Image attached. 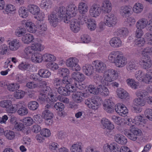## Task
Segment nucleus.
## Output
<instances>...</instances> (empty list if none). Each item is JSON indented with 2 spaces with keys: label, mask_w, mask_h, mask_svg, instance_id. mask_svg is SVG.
Here are the masks:
<instances>
[{
  "label": "nucleus",
  "mask_w": 152,
  "mask_h": 152,
  "mask_svg": "<svg viewBox=\"0 0 152 152\" xmlns=\"http://www.w3.org/2000/svg\"><path fill=\"white\" fill-rule=\"evenodd\" d=\"M38 103L36 101H31L29 102L28 104V108L31 110H36L39 107Z\"/></svg>",
  "instance_id": "obj_59"
},
{
  "label": "nucleus",
  "mask_w": 152,
  "mask_h": 152,
  "mask_svg": "<svg viewBox=\"0 0 152 152\" xmlns=\"http://www.w3.org/2000/svg\"><path fill=\"white\" fill-rule=\"evenodd\" d=\"M4 135L7 139L10 140L13 139L15 136L14 132L10 130H7L4 131Z\"/></svg>",
  "instance_id": "obj_56"
},
{
  "label": "nucleus",
  "mask_w": 152,
  "mask_h": 152,
  "mask_svg": "<svg viewBox=\"0 0 152 152\" xmlns=\"http://www.w3.org/2000/svg\"><path fill=\"white\" fill-rule=\"evenodd\" d=\"M72 78L74 82L75 88L76 87L80 89H82L84 87V85H81V82L85 79L84 75L79 72H73L71 75Z\"/></svg>",
  "instance_id": "obj_4"
},
{
  "label": "nucleus",
  "mask_w": 152,
  "mask_h": 152,
  "mask_svg": "<svg viewBox=\"0 0 152 152\" xmlns=\"http://www.w3.org/2000/svg\"><path fill=\"white\" fill-rule=\"evenodd\" d=\"M75 87L70 85L66 84L65 86H62L59 87L57 91L60 94L64 96L69 95L70 92H73L76 91Z\"/></svg>",
  "instance_id": "obj_8"
},
{
  "label": "nucleus",
  "mask_w": 152,
  "mask_h": 152,
  "mask_svg": "<svg viewBox=\"0 0 152 152\" xmlns=\"http://www.w3.org/2000/svg\"><path fill=\"white\" fill-rule=\"evenodd\" d=\"M42 61L45 62H51L55 61L56 58V57L53 54L45 53L42 56Z\"/></svg>",
  "instance_id": "obj_34"
},
{
  "label": "nucleus",
  "mask_w": 152,
  "mask_h": 152,
  "mask_svg": "<svg viewBox=\"0 0 152 152\" xmlns=\"http://www.w3.org/2000/svg\"><path fill=\"white\" fill-rule=\"evenodd\" d=\"M129 31L126 28H121L117 29L115 31L114 35L120 37H127L129 34Z\"/></svg>",
  "instance_id": "obj_22"
},
{
  "label": "nucleus",
  "mask_w": 152,
  "mask_h": 152,
  "mask_svg": "<svg viewBox=\"0 0 152 152\" xmlns=\"http://www.w3.org/2000/svg\"><path fill=\"white\" fill-rule=\"evenodd\" d=\"M82 144L79 142L73 144L71 148V152H82Z\"/></svg>",
  "instance_id": "obj_39"
},
{
  "label": "nucleus",
  "mask_w": 152,
  "mask_h": 152,
  "mask_svg": "<svg viewBox=\"0 0 152 152\" xmlns=\"http://www.w3.org/2000/svg\"><path fill=\"white\" fill-rule=\"evenodd\" d=\"M53 10L51 13L48 15V18L50 24L54 27H56L58 22V18H60Z\"/></svg>",
  "instance_id": "obj_15"
},
{
  "label": "nucleus",
  "mask_w": 152,
  "mask_h": 152,
  "mask_svg": "<svg viewBox=\"0 0 152 152\" xmlns=\"http://www.w3.org/2000/svg\"><path fill=\"white\" fill-rule=\"evenodd\" d=\"M53 106L49 104H47L45 107V110L42 112V116L46 121L51 119L53 117V114L48 109H50Z\"/></svg>",
  "instance_id": "obj_16"
},
{
  "label": "nucleus",
  "mask_w": 152,
  "mask_h": 152,
  "mask_svg": "<svg viewBox=\"0 0 152 152\" xmlns=\"http://www.w3.org/2000/svg\"><path fill=\"white\" fill-rule=\"evenodd\" d=\"M141 131L139 129H132L129 130L126 129L125 130V134L130 140L135 141L137 139V136L140 134Z\"/></svg>",
  "instance_id": "obj_11"
},
{
  "label": "nucleus",
  "mask_w": 152,
  "mask_h": 152,
  "mask_svg": "<svg viewBox=\"0 0 152 152\" xmlns=\"http://www.w3.org/2000/svg\"><path fill=\"white\" fill-rule=\"evenodd\" d=\"M133 102L135 106L141 107L144 106L146 104L145 100L140 97L135 98Z\"/></svg>",
  "instance_id": "obj_44"
},
{
  "label": "nucleus",
  "mask_w": 152,
  "mask_h": 152,
  "mask_svg": "<svg viewBox=\"0 0 152 152\" xmlns=\"http://www.w3.org/2000/svg\"><path fill=\"white\" fill-rule=\"evenodd\" d=\"M108 59L110 62L114 63L116 66L119 68L124 67L127 63V58L120 51H112L109 53Z\"/></svg>",
  "instance_id": "obj_1"
},
{
  "label": "nucleus",
  "mask_w": 152,
  "mask_h": 152,
  "mask_svg": "<svg viewBox=\"0 0 152 152\" xmlns=\"http://www.w3.org/2000/svg\"><path fill=\"white\" fill-rule=\"evenodd\" d=\"M117 92L118 96L121 99H125L128 96V94L123 88L118 89Z\"/></svg>",
  "instance_id": "obj_46"
},
{
  "label": "nucleus",
  "mask_w": 152,
  "mask_h": 152,
  "mask_svg": "<svg viewBox=\"0 0 152 152\" xmlns=\"http://www.w3.org/2000/svg\"><path fill=\"white\" fill-rule=\"evenodd\" d=\"M53 3L50 0H43L40 4V6L42 8H51Z\"/></svg>",
  "instance_id": "obj_49"
},
{
  "label": "nucleus",
  "mask_w": 152,
  "mask_h": 152,
  "mask_svg": "<svg viewBox=\"0 0 152 152\" xmlns=\"http://www.w3.org/2000/svg\"><path fill=\"white\" fill-rule=\"evenodd\" d=\"M29 11L32 14L36 15L40 12V9L37 6L34 4H29L27 7Z\"/></svg>",
  "instance_id": "obj_31"
},
{
  "label": "nucleus",
  "mask_w": 152,
  "mask_h": 152,
  "mask_svg": "<svg viewBox=\"0 0 152 152\" xmlns=\"http://www.w3.org/2000/svg\"><path fill=\"white\" fill-rule=\"evenodd\" d=\"M39 99L41 103L47 101L49 99L51 102H56L58 99L56 96H54L50 87H47L45 89L41 90ZM52 103V102H51Z\"/></svg>",
  "instance_id": "obj_2"
},
{
  "label": "nucleus",
  "mask_w": 152,
  "mask_h": 152,
  "mask_svg": "<svg viewBox=\"0 0 152 152\" xmlns=\"http://www.w3.org/2000/svg\"><path fill=\"white\" fill-rule=\"evenodd\" d=\"M20 106L19 104L17 105H11L6 110L9 113H15L16 111L18 109V107Z\"/></svg>",
  "instance_id": "obj_58"
},
{
  "label": "nucleus",
  "mask_w": 152,
  "mask_h": 152,
  "mask_svg": "<svg viewBox=\"0 0 152 152\" xmlns=\"http://www.w3.org/2000/svg\"><path fill=\"white\" fill-rule=\"evenodd\" d=\"M123 125L127 124L130 126L133 127L134 126L135 123L134 121H132V118H130L129 117H126L123 118Z\"/></svg>",
  "instance_id": "obj_51"
},
{
  "label": "nucleus",
  "mask_w": 152,
  "mask_h": 152,
  "mask_svg": "<svg viewBox=\"0 0 152 152\" xmlns=\"http://www.w3.org/2000/svg\"><path fill=\"white\" fill-rule=\"evenodd\" d=\"M139 62L142 68L145 69H149L152 65V61L150 57L147 55L142 56Z\"/></svg>",
  "instance_id": "obj_13"
},
{
  "label": "nucleus",
  "mask_w": 152,
  "mask_h": 152,
  "mask_svg": "<svg viewBox=\"0 0 152 152\" xmlns=\"http://www.w3.org/2000/svg\"><path fill=\"white\" fill-rule=\"evenodd\" d=\"M57 14L60 18L65 23H68L69 22V18L67 16V9L64 7L61 6L59 8H56L53 9Z\"/></svg>",
  "instance_id": "obj_10"
},
{
  "label": "nucleus",
  "mask_w": 152,
  "mask_h": 152,
  "mask_svg": "<svg viewBox=\"0 0 152 152\" xmlns=\"http://www.w3.org/2000/svg\"><path fill=\"white\" fill-rule=\"evenodd\" d=\"M32 61L35 63H39L42 61V56L41 54L34 52L31 58Z\"/></svg>",
  "instance_id": "obj_40"
},
{
  "label": "nucleus",
  "mask_w": 152,
  "mask_h": 152,
  "mask_svg": "<svg viewBox=\"0 0 152 152\" xmlns=\"http://www.w3.org/2000/svg\"><path fill=\"white\" fill-rule=\"evenodd\" d=\"M145 43V41L143 38H138L135 39L134 43L139 47L143 46Z\"/></svg>",
  "instance_id": "obj_61"
},
{
  "label": "nucleus",
  "mask_w": 152,
  "mask_h": 152,
  "mask_svg": "<svg viewBox=\"0 0 152 152\" xmlns=\"http://www.w3.org/2000/svg\"><path fill=\"white\" fill-rule=\"evenodd\" d=\"M26 26L27 29L30 33H35L37 30L36 26L31 22H27Z\"/></svg>",
  "instance_id": "obj_36"
},
{
  "label": "nucleus",
  "mask_w": 152,
  "mask_h": 152,
  "mask_svg": "<svg viewBox=\"0 0 152 152\" xmlns=\"http://www.w3.org/2000/svg\"><path fill=\"white\" fill-rule=\"evenodd\" d=\"M93 66H92L90 64H86L83 66L82 68L83 72L88 76H90L93 72Z\"/></svg>",
  "instance_id": "obj_37"
},
{
  "label": "nucleus",
  "mask_w": 152,
  "mask_h": 152,
  "mask_svg": "<svg viewBox=\"0 0 152 152\" xmlns=\"http://www.w3.org/2000/svg\"><path fill=\"white\" fill-rule=\"evenodd\" d=\"M67 16L70 18L75 16L77 13V7L74 4L69 5L67 8Z\"/></svg>",
  "instance_id": "obj_19"
},
{
  "label": "nucleus",
  "mask_w": 152,
  "mask_h": 152,
  "mask_svg": "<svg viewBox=\"0 0 152 152\" xmlns=\"http://www.w3.org/2000/svg\"><path fill=\"white\" fill-rule=\"evenodd\" d=\"M26 33V30L25 28L19 27L16 29L15 34L17 37H20L23 36Z\"/></svg>",
  "instance_id": "obj_53"
},
{
  "label": "nucleus",
  "mask_w": 152,
  "mask_h": 152,
  "mask_svg": "<svg viewBox=\"0 0 152 152\" xmlns=\"http://www.w3.org/2000/svg\"><path fill=\"white\" fill-rule=\"evenodd\" d=\"M109 43L110 46L114 48L120 47L122 45V41L120 39L117 37H114L110 41Z\"/></svg>",
  "instance_id": "obj_26"
},
{
  "label": "nucleus",
  "mask_w": 152,
  "mask_h": 152,
  "mask_svg": "<svg viewBox=\"0 0 152 152\" xmlns=\"http://www.w3.org/2000/svg\"><path fill=\"white\" fill-rule=\"evenodd\" d=\"M101 8L97 4H94L90 8L89 12L90 15L93 17L96 18L99 16L101 13Z\"/></svg>",
  "instance_id": "obj_14"
},
{
  "label": "nucleus",
  "mask_w": 152,
  "mask_h": 152,
  "mask_svg": "<svg viewBox=\"0 0 152 152\" xmlns=\"http://www.w3.org/2000/svg\"><path fill=\"white\" fill-rule=\"evenodd\" d=\"M12 102L10 100H3L0 102V106L3 108H6V110L10 106H11Z\"/></svg>",
  "instance_id": "obj_60"
},
{
  "label": "nucleus",
  "mask_w": 152,
  "mask_h": 152,
  "mask_svg": "<svg viewBox=\"0 0 152 152\" xmlns=\"http://www.w3.org/2000/svg\"><path fill=\"white\" fill-rule=\"evenodd\" d=\"M88 6L85 3L80 2L79 3L78 8L80 13L82 14H84L86 13L88 10Z\"/></svg>",
  "instance_id": "obj_35"
},
{
  "label": "nucleus",
  "mask_w": 152,
  "mask_h": 152,
  "mask_svg": "<svg viewBox=\"0 0 152 152\" xmlns=\"http://www.w3.org/2000/svg\"><path fill=\"white\" fill-rule=\"evenodd\" d=\"M147 25V20L145 18H142L137 21L136 26L137 29H142L145 28Z\"/></svg>",
  "instance_id": "obj_30"
},
{
  "label": "nucleus",
  "mask_w": 152,
  "mask_h": 152,
  "mask_svg": "<svg viewBox=\"0 0 152 152\" xmlns=\"http://www.w3.org/2000/svg\"><path fill=\"white\" fill-rule=\"evenodd\" d=\"M98 93H99L102 96H107L109 94V91L108 89L104 86L99 85L98 86Z\"/></svg>",
  "instance_id": "obj_33"
},
{
  "label": "nucleus",
  "mask_w": 152,
  "mask_h": 152,
  "mask_svg": "<svg viewBox=\"0 0 152 152\" xmlns=\"http://www.w3.org/2000/svg\"><path fill=\"white\" fill-rule=\"evenodd\" d=\"M112 119L115 124L118 125H123V118L115 115H113L112 117Z\"/></svg>",
  "instance_id": "obj_63"
},
{
  "label": "nucleus",
  "mask_w": 152,
  "mask_h": 152,
  "mask_svg": "<svg viewBox=\"0 0 152 152\" xmlns=\"http://www.w3.org/2000/svg\"><path fill=\"white\" fill-rule=\"evenodd\" d=\"M38 74L40 76L44 78L49 77L51 73L48 70L45 69H40L38 71Z\"/></svg>",
  "instance_id": "obj_47"
},
{
  "label": "nucleus",
  "mask_w": 152,
  "mask_h": 152,
  "mask_svg": "<svg viewBox=\"0 0 152 152\" xmlns=\"http://www.w3.org/2000/svg\"><path fill=\"white\" fill-rule=\"evenodd\" d=\"M69 74V69L66 68H61L59 69L58 72V74L60 76L63 77L66 79V77Z\"/></svg>",
  "instance_id": "obj_43"
},
{
  "label": "nucleus",
  "mask_w": 152,
  "mask_h": 152,
  "mask_svg": "<svg viewBox=\"0 0 152 152\" xmlns=\"http://www.w3.org/2000/svg\"><path fill=\"white\" fill-rule=\"evenodd\" d=\"M7 89L10 91L13 92L18 90L20 87L19 84L16 83H9L7 85Z\"/></svg>",
  "instance_id": "obj_48"
},
{
  "label": "nucleus",
  "mask_w": 152,
  "mask_h": 152,
  "mask_svg": "<svg viewBox=\"0 0 152 152\" xmlns=\"http://www.w3.org/2000/svg\"><path fill=\"white\" fill-rule=\"evenodd\" d=\"M92 64L95 71L97 72L103 73L106 69V64L104 62L101 61H94L92 62Z\"/></svg>",
  "instance_id": "obj_12"
},
{
  "label": "nucleus",
  "mask_w": 152,
  "mask_h": 152,
  "mask_svg": "<svg viewBox=\"0 0 152 152\" xmlns=\"http://www.w3.org/2000/svg\"><path fill=\"white\" fill-rule=\"evenodd\" d=\"M33 43L31 46L33 50L35 52L36 51H41L43 50L44 48L39 42H36L35 40L33 42Z\"/></svg>",
  "instance_id": "obj_41"
},
{
  "label": "nucleus",
  "mask_w": 152,
  "mask_h": 152,
  "mask_svg": "<svg viewBox=\"0 0 152 152\" xmlns=\"http://www.w3.org/2000/svg\"><path fill=\"white\" fill-rule=\"evenodd\" d=\"M18 114L20 116H24L26 115L28 113V110L26 107L22 106L19 108L18 111Z\"/></svg>",
  "instance_id": "obj_62"
},
{
  "label": "nucleus",
  "mask_w": 152,
  "mask_h": 152,
  "mask_svg": "<svg viewBox=\"0 0 152 152\" xmlns=\"http://www.w3.org/2000/svg\"><path fill=\"white\" fill-rule=\"evenodd\" d=\"M26 7H20L18 10L19 14L20 17L25 18L28 16V13Z\"/></svg>",
  "instance_id": "obj_54"
},
{
  "label": "nucleus",
  "mask_w": 152,
  "mask_h": 152,
  "mask_svg": "<svg viewBox=\"0 0 152 152\" xmlns=\"http://www.w3.org/2000/svg\"><path fill=\"white\" fill-rule=\"evenodd\" d=\"M114 104L110 100L107 99L103 104L104 109L107 112L112 113L114 111Z\"/></svg>",
  "instance_id": "obj_25"
},
{
  "label": "nucleus",
  "mask_w": 152,
  "mask_h": 152,
  "mask_svg": "<svg viewBox=\"0 0 152 152\" xmlns=\"http://www.w3.org/2000/svg\"><path fill=\"white\" fill-rule=\"evenodd\" d=\"M102 102V98L97 96H94L93 99H87L85 101V104L89 108L94 110H96L99 104Z\"/></svg>",
  "instance_id": "obj_6"
},
{
  "label": "nucleus",
  "mask_w": 152,
  "mask_h": 152,
  "mask_svg": "<svg viewBox=\"0 0 152 152\" xmlns=\"http://www.w3.org/2000/svg\"><path fill=\"white\" fill-rule=\"evenodd\" d=\"M118 73L115 70L110 69L105 71L103 74V79L102 84L103 85L109 86L111 83L117 78Z\"/></svg>",
  "instance_id": "obj_3"
},
{
  "label": "nucleus",
  "mask_w": 152,
  "mask_h": 152,
  "mask_svg": "<svg viewBox=\"0 0 152 152\" xmlns=\"http://www.w3.org/2000/svg\"><path fill=\"white\" fill-rule=\"evenodd\" d=\"M101 124L103 129L107 128L110 131L112 130L114 128V126L107 119L104 118L101 120Z\"/></svg>",
  "instance_id": "obj_24"
},
{
  "label": "nucleus",
  "mask_w": 152,
  "mask_h": 152,
  "mask_svg": "<svg viewBox=\"0 0 152 152\" xmlns=\"http://www.w3.org/2000/svg\"><path fill=\"white\" fill-rule=\"evenodd\" d=\"M37 26L38 30L41 32L40 34H42L47 30V26L44 21H38Z\"/></svg>",
  "instance_id": "obj_38"
},
{
  "label": "nucleus",
  "mask_w": 152,
  "mask_h": 152,
  "mask_svg": "<svg viewBox=\"0 0 152 152\" xmlns=\"http://www.w3.org/2000/svg\"><path fill=\"white\" fill-rule=\"evenodd\" d=\"M79 60L75 57H71L66 60V66L73 71H79L80 69V67L78 64Z\"/></svg>",
  "instance_id": "obj_9"
},
{
  "label": "nucleus",
  "mask_w": 152,
  "mask_h": 152,
  "mask_svg": "<svg viewBox=\"0 0 152 152\" xmlns=\"http://www.w3.org/2000/svg\"><path fill=\"white\" fill-rule=\"evenodd\" d=\"M144 7L142 4L139 3H136L134 5L133 11L135 13H139L141 12L143 10Z\"/></svg>",
  "instance_id": "obj_45"
},
{
  "label": "nucleus",
  "mask_w": 152,
  "mask_h": 152,
  "mask_svg": "<svg viewBox=\"0 0 152 152\" xmlns=\"http://www.w3.org/2000/svg\"><path fill=\"white\" fill-rule=\"evenodd\" d=\"M131 9L129 7L123 6L121 7L120 9L121 15L124 17H126L130 13Z\"/></svg>",
  "instance_id": "obj_32"
},
{
  "label": "nucleus",
  "mask_w": 152,
  "mask_h": 152,
  "mask_svg": "<svg viewBox=\"0 0 152 152\" xmlns=\"http://www.w3.org/2000/svg\"><path fill=\"white\" fill-rule=\"evenodd\" d=\"M115 141L121 144H125L127 142L126 137L121 134H116L114 136Z\"/></svg>",
  "instance_id": "obj_29"
},
{
  "label": "nucleus",
  "mask_w": 152,
  "mask_h": 152,
  "mask_svg": "<svg viewBox=\"0 0 152 152\" xmlns=\"http://www.w3.org/2000/svg\"><path fill=\"white\" fill-rule=\"evenodd\" d=\"M146 41L150 45H152V32H148L146 33L144 35Z\"/></svg>",
  "instance_id": "obj_64"
},
{
  "label": "nucleus",
  "mask_w": 152,
  "mask_h": 152,
  "mask_svg": "<svg viewBox=\"0 0 152 152\" xmlns=\"http://www.w3.org/2000/svg\"><path fill=\"white\" fill-rule=\"evenodd\" d=\"M50 105H51L53 106L52 108H54L56 109V110H58L60 111H62L63 110L64 108V104L61 102H57L53 105H52V104H50Z\"/></svg>",
  "instance_id": "obj_57"
},
{
  "label": "nucleus",
  "mask_w": 152,
  "mask_h": 152,
  "mask_svg": "<svg viewBox=\"0 0 152 152\" xmlns=\"http://www.w3.org/2000/svg\"><path fill=\"white\" fill-rule=\"evenodd\" d=\"M21 40L23 43L28 44L32 42H34V38L32 34H26L22 37Z\"/></svg>",
  "instance_id": "obj_28"
},
{
  "label": "nucleus",
  "mask_w": 152,
  "mask_h": 152,
  "mask_svg": "<svg viewBox=\"0 0 152 152\" xmlns=\"http://www.w3.org/2000/svg\"><path fill=\"white\" fill-rule=\"evenodd\" d=\"M53 83L56 88L62 86H65L70 83L68 79L65 78H63L62 80L58 78H55L53 80Z\"/></svg>",
  "instance_id": "obj_18"
},
{
  "label": "nucleus",
  "mask_w": 152,
  "mask_h": 152,
  "mask_svg": "<svg viewBox=\"0 0 152 152\" xmlns=\"http://www.w3.org/2000/svg\"><path fill=\"white\" fill-rule=\"evenodd\" d=\"M88 29L91 31H93L96 28V23L95 21L93 19H89L88 23L87 24Z\"/></svg>",
  "instance_id": "obj_55"
},
{
  "label": "nucleus",
  "mask_w": 152,
  "mask_h": 152,
  "mask_svg": "<svg viewBox=\"0 0 152 152\" xmlns=\"http://www.w3.org/2000/svg\"><path fill=\"white\" fill-rule=\"evenodd\" d=\"M9 49L11 51H15L18 49L21 45V43L17 39H14L9 43Z\"/></svg>",
  "instance_id": "obj_20"
},
{
  "label": "nucleus",
  "mask_w": 152,
  "mask_h": 152,
  "mask_svg": "<svg viewBox=\"0 0 152 152\" xmlns=\"http://www.w3.org/2000/svg\"><path fill=\"white\" fill-rule=\"evenodd\" d=\"M115 111L120 115L123 116L128 113V110L126 106L122 104L118 103L115 106Z\"/></svg>",
  "instance_id": "obj_17"
},
{
  "label": "nucleus",
  "mask_w": 152,
  "mask_h": 152,
  "mask_svg": "<svg viewBox=\"0 0 152 152\" xmlns=\"http://www.w3.org/2000/svg\"><path fill=\"white\" fill-rule=\"evenodd\" d=\"M138 68V64L134 61H130L129 62L127 67V69L128 71H133L136 70Z\"/></svg>",
  "instance_id": "obj_50"
},
{
  "label": "nucleus",
  "mask_w": 152,
  "mask_h": 152,
  "mask_svg": "<svg viewBox=\"0 0 152 152\" xmlns=\"http://www.w3.org/2000/svg\"><path fill=\"white\" fill-rule=\"evenodd\" d=\"M112 4L110 1L106 0L104 1L101 5V11L106 13L110 12L112 9Z\"/></svg>",
  "instance_id": "obj_23"
},
{
  "label": "nucleus",
  "mask_w": 152,
  "mask_h": 152,
  "mask_svg": "<svg viewBox=\"0 0 152 152\" xmlns=\"http://www.w3.org/2000/svg\"><path fill=\"white\" fill-rule=\"evenodd\" d=\"M70 21V28L71 31L74 32H78L80 29V24L77 20L72 19Z\"/></svg>",
  "instance_id": "obj_21"
},
{
  "label": "nucleus",
  "mask_w": 152,
  "mask_h": 152,
  "mask_svg": "<svg viewBox=\"0 0 152 152\" xmlns=\"http://www.w3.org/2000/svg\"><path fill=\"white\" fill-rule=\"evenodd\" d=\"M83 93L80 92H77L73 94L72 97L74 100L77 103L81 102L83 100Z\"/></svg>",
  "instance_id": "obj_42"
},
{
  "label": "nucleus",
  "mask_w": 152,
  "mask_h": 152,
  "mask_svg": "<svg viewBox=\"0 0 152 152\" xmlns=\"http://www.w3.org/2000/svg\"><path fill=\"white\" fill-rule=\"evenodd\" d=\"M116 16L113 14L110 13L105 16L104 19V24L109 27H113L117 23Z\"/></svg>",
  "instance_id": "obj_7"
},
{
  "label": "nucleus",
  "mask_w": 152,
  "mask_h": 152,
  "mask_svg": "<svg viewBox=\"0 0 152 152\" xmlns=\"http://www.w3.org/2000/svg\"><path fill=\"white\" fill-rule=\"evenodd\" d=\"M34 53V51L31 46L25 48L23 50V56L25 58L28 59L31 58Z\"/></svg>",
  "instance_id": "obj_27"
},
{
  "label": "nucleus",
  "mask_w": 152,
  "mask_h": 152,
  "mask_svg": "<svg viewBox=\"0 0 152 152\" xmlns=\"http://www.w3.org/2000/svg\"><path fill=\"white\" fill-rule=\"evenodd\" d=\"M126 82L128 85L133 89H136L138 86V83L133 79L129 78L127 80Z\"/></svg>",
  "instance_id": "obj_52"
},
{
  "label": "nucleus",
  "mask_w": 152,
  "mask_h": 152,
  "mask_svg": "<svg viewBox=\"0 0 152 152\" xmlns=\"http://www.w3.org/2000/svg\"><path fill=\"white\" fill-rule=\"evenodd\" d=\"M105 150L110 151V152H131L129 149L126 146H123L120 149L118 145L115 143H113L110 145L106 144L104 146Z\"/></svg>",
  "instance_id": "obj_5"
}]
</instances>
